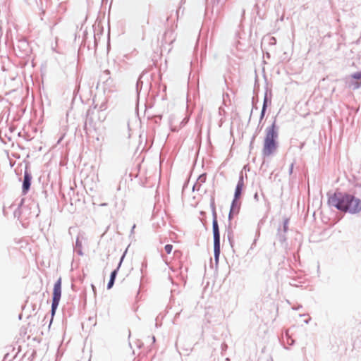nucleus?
<instances>
[{
  "label": "nucleus",
  "instance_id": "f03ea898",
  "mask_svg": "<svg viewBox=\"0 0 361 361\" xmlns=\"http://www.w3.org/2000/svg\"><path fill=\"white\" fill-rule=\"evenodd\" d=\"M277 133L275 124L273 123L270 127L267 128L266 137L264 142L263 154L264 156L271 155L276 149V138Z\"/></svg>",
  "mask_w": 361,
  "mask_h": 361
},
{
  "label": "nucleus",
  "instance_id": "6e6552de",
  "mask_svg": "<svg viewBox=\"0 0 361 361\" xmlns=\"http://www.w3.org/2000/svg\"><path fill=\"white\" fill-rule=\"evenodd\" d=\"M350 78H352V79L353 80H356L361 82V71L353 73V75H351Z\"/></svg>",
  "mask_w": 361,
  "mask_h": 361
},
{
  "label": "nucleus",
  "instance_id": "9b49d317",
  "mask_svg": "<svg viewBox=\"0 0 361 361\" xmlns=\"http://www.w3.org/2000/svg\"><path fill=\"white\" fill-rule=\"evenodd\" d=\"M116 274H117V269H116L111 272L110 279L114 281L115 278L116 276Z\"/></svg>",
  "mask_w": 361,
  "mask_h": 361
},
{
  "label": "nucleus",
  "instance_id": "f8f14e48",
  "mask_svg": "<svg viewBox=\"0 0 361 361\" xmlns=\"http://www.w3.org/2000/svg\"><path fill=\"white\" fill-rule=\"evenodd\" d=\"M114 281L110 279V280H109V283H108V285H107V288H108V289L111 288H112V286H113V285H114Z\"/></svg>",
  "mask_w": 361,
  "mask_h": 361
},
{
  "label": "nucleus",
  "instance_id": "ddd939ff",
  "mask_svg": "<svg viewBox=\"0 0 361 361\" xmlns=\"http://www.w3.org/2000/svg\"><path fill=\"white\" fill-rule=\"evenodd\" d=\"M264 103H266V101L264 102ZM265 109H266V104H264L263 109H262V116H264V114Z\"/></svg>",
  "mask_w": 361,
  "mask_h": 361
},
{
  "label": "nucleus",
  "instance_id": "7ed1b4c3",
  "mask_svg": "<svg viewBox=\"0 0 361 361\" xmlns=\"http://www.w3.org/2000/svg\"><path fill=\"white\" fill-rule=\"evenodd\" d=\"M61 284H62V280H61V278L60 277L54 286L53 298H52V305H51L52 314H54L55 311H56V310L59 304L60 300H61Z\"/></svg>",
  "mask_w": 361,
  "mask_h": 361
},
{
  "label": "nucleus",
  "instance_id": "39448f33",
  "mask_svg": "<svg viewBox=\"0 0 361 361\" xmlns=\"http://www.w3.org/2000/svg\"><path fill=\"white\" fill-rule=\"evenodd\" d=\"M243 186H244L243 179V177H240V178L237 184L236 188H235V200L233 202L232 207H233V205H234L236 200L240 197L242 190H243Z\"/></svg>",
  "mask_w": 361,
  "mask_h": 361
},
{
  "label": "nucleus",
  "instance_id": "9d476101",
  "mask_svg": "<svg viewBox=\"0 0 361 361\" xmlns=\"http://www.w3.org/2000/svg\"><path fill=\"white\" fill-rule=\"evenodd\" d=\"M288 223H289V220L288 219H285L284 220V222H283V231L285 232L287 231L288 230Z\"/></svg>",
  "mask_w": 361,
  "mask_h": 361
},
{
  "label": "nucleus",
  "instance_id": "1a4fd4ad",
  "mask_svg": "<svg viewBox=\"0 0 361 361\" xmlns=\"http://www.w3.org/2000/svg\"><path fill=\"white\" fill-rule=\"evenodd\" d=\"M164 250H165V252H166L167 254H170V253L172 252V250H173V245H170V244H168V245H166L164 247Z\"/></svg>",
  "mask_w": 361,
  "mask_h": 361
},
{
  "label": "nucleus",
  "instance_id": "0eeeda50",
  "mask_svg": "<svg viewBox=\"0 0 361 361\" xmlns=\"http://www.w3.org/2000/svg\"><path fill=\"white\" fill-rule=\"evenodd\" d=\"M348 83L349 87L352 88L353 90L358 89L361 86V82L356 80H353V79H352V78H350L349 79V80L348 81Z\"/></svg>",
  "mask_w": 361,
  "mask_h": 361
},
{
  "label": "nucleus",
  "instance_id": "423d86ee",
  "mask_svg": "<svg viewBox=\"0 0 361 361\" xmlns=\"http://www.w3.org/2000/svg\"><path fill=\"white\" fill-rule=\"evenodd\" d=\"M30 187V178L29 175L25 173L24 176V181L23 184V191L26 192Z\"/></svg>",
  "mask_w": 361,
  "mask_h": 361
},
{
  "label": "nucleus",
  "instance_id": "f257e3e1",
  "mask_svg": "<svg viewBox=\"0 0 361 361\" xmlns=\"http://www.w3.org/2000/svg\"><path fill=\"white\" fill-rule=\"evenodd\" d=\"M329 201L333 206L345 212L357 213L361 210L360 200L349 194L336 192Z\"/></svg>",
  "mask_w": 361,
  "mask_h": 361
},
{
  "label": "nucleus",
  "instance_id": "20e7f679",
  "mask_svg": "<svg viewBox=\"0 0 361 361\" xmlns=\"http://www.w3.org/2000/svg\"><path fill=\"white\" fill-rule=\"evenodd\" d=\"M214 233V250L216 258H218L220 253V234L216 217L215 216L212 222Z\"/></svg>",
  "mask_w": 361,
  "mask_h": 361
}]
</instances>
